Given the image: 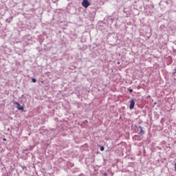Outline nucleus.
<instances>
[{
  "label": "nucleus",
  "instance_id": "423d86ee",
  "mask_svg": "<svg viewBox=\"0 0 176 176\" xmlns=\"http://www.w3.org/2000/svg\"><path fill=\"white\" fill-rule=\"evenodd\" d=\"M104 149V146H101V147H100V151H103Z\"/></svg>",
  "mask_w": 176,
  "mask_h": 176
},
{
  "label": "nucleus",
  "instance_id": "9b49d317",
  "mask_svg": "<svg viewBox=\"0 0 176 176\" xmlns=\"http://www.w3.org/2000/svg\"><path fill=\"white\" fill-rule=\"evenodd\" d=\"M41 83H43V81H42Z\"/></svg>",
  "mask_w": 176,
  "mask_h": 176
},
{
  "label": "nucleus",
  "instance_id": "f257e3e1",
  "mask_svg": "<svg viewBox=\"0 0 176 176\" xmlns=\"http://www.w3.org/2000/svg\"><path fill=\"white\" fill-rule=\"evenodd\" d=\"M82 6H83V8H85V9H87V8H89V6H90V2H89V0H82Z\"/></svg>",
  "mask_w": 176,
  "mask_h": 176
},
{
  "label": "nucleus",
  "instance_id": "7ed1b4c3",
  "mask_svg": "<svg viewBox=\"0 0 176 176\" xmlns=\"http://www.w3.org/2000/svg\"><path fill=\"white\" fill-rule=\"evenodd\" d=\"M14 104H15V105H16V108H17V109H19V111L24 110V107H23L21 105H20V103L16 102Z\"/></svg>",
  "mask_w": 176,
  "mask_h": 176
},
{
  "label": "nucleus",
  "instance_id": "9d476101",
  "mask_svg": "<svg viewBox=\"0 0 176 176\" xmlns=\"http://www.w3.org/2000/svg\"><path fill=\"white\" fill-rule=\"evenodd\" d=\"M3 141H6V139L3 138Z\"/></svg>",
  "mask_w": 176,
  "mask_h": 176
},
{
  "label": "nucleus",
  "instance_id": "39448f33",
  "mask_svg": "<svg viewBox=\"0 0 176 176\" xmlns=\"http://www.w3.org/2000/svg\"><path fill=\"white\" fill-rule=\"evenodd\" d=\"M32 81L33 82V83H36V78H32Z\"/></svg>",
  "mask_w": 176,
  "mask_h": 176
},
{
  "label": "nucleus",
  "instance_id": "f03ea898",
  "mask_svg": "<svg viewBox=\"0 0 176 176\" xmlns=\"http://www.w3.org/2000/svg\"><path fill=\"white\" fill-rule=\"evenodd\" d=\"M131 104L129 106L130 109H134V105H135V99H131Z\"/></svg>",
  "mask_w": 176,
  "mask_h": 176
},
{
  "label": "nucleus",
  "instance_id": "1a4fd4ad",
  "mask_svg": "<svg viewBox=\"0 0 176 176\" xmlns=\"http://www.w3.org/2000/svg\"><path fill=\"white\" fill-rule=\"evenodd\" d=\"M175 170L176 171V163L175 164Z\"/></svg>",
  "mask_w": 176,
  "mask_h": 176
},
{
  "label": "nucleus",
  "instance_id": "6e6552de",
  "mask_svg": "<svg viewBox=\"0 0 176 176\" xmlns=\"http://www.w3.org/2000/svg\"><path fill=\"white\" fill-rule=\"evenodd\" d=\"M130 93H133V89L129 90Z\"/></svg>",
  "mask_w": 176,
  "mask_h": 176
},
{
  "label": "nucleus",
  "instance_id": "f8f14e48",
  "mask_svg": "<svg viewBox=\"0 0 176 176\" xmlns=\"http://www.w3.org/2000/svg\"><path fill=\"white\" fill-rule=\"evenodd\" d=\"M175 72H176V69H175Z\"/></svg>",
  "mask_w": 176,
  "mask_h": 176
},
{
  "label": "nucleus",
  "instance_id": "20e7f679",
  "mask_svg": "<svg viewBox=\"0 0 176 176\" xmlns=\"http://www.w3.org/2000/svg\"><path fill=\"white\" fill-rule=\"evenodd\" d=\"M140 129H141V130H140V133H139V134H140V135H143V134H145V131H144V130H142V127L140 126Z\"/></svg>",
  "mask_w": 176,
  "mask_h": 176
},
{
  "label": "nucleus",
  "instance_id": "0eeeda50",
  "mask_svg": "<svg viewBox=\"0 0 176 176\" xmlns=\"http://www.w3.org/2000/svg\"><path fill=\"white\" fill-rule=\"evenodd\" d=\"M103 175L107 176V175H108L107 174V173H104L103 174Z\"/></svg>",
  "mask_w": 176,
  "mask_h": 176
}]
</instances>
